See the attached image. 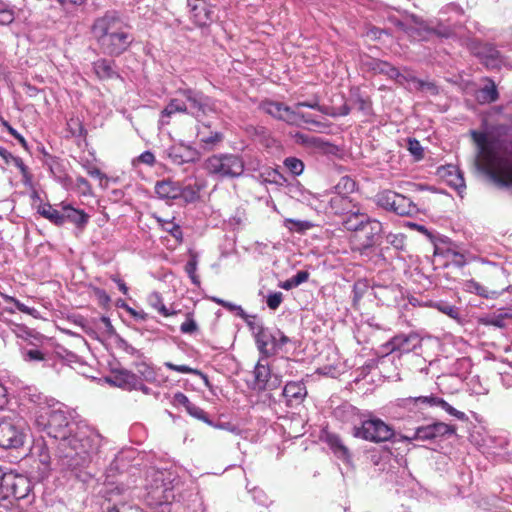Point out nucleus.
I'll return each instance as SVG.
<instances>
[{
  "instance_id": "f03ea898",
  "label": "nucleus",
  "mask_w": 512,
  "mask_h": 512,
  "mask_svg": "<svg viewBox=\"0 0 512 512\" xmlns=\"http://www.w3.org/2000/svg\"><path fill=\"white\" fill-rule=\"evenodd\" d=\"M91 33L102 52L117 57L126 52L134 41L120 12L107 10L94 19Z\"/></svg>"
},
{
  "instance_id": "a18cd8bd",
  "label": "nucleus",
  "mask_w": 512,
  "mask_h": 512,
  "mask_svg": "<svg viewBox=\"0 0 512 512\" xmlns=\"http://www.w3.org/2000/svg\"><path fill=\"white\" fill-rule=\"evenodd\" d=\"M15 306L19 311L30 314V308L21 303L19 300L15 301Z\"/></svg>"
},
{
  "instance_id": "aec40b11",
  "label": "nucleus",
  "mask_w": 512,
  "mask_h": 512,
  "mask_svg": "<svg viewBox=\"0 0 512 512\" xmlns=\"http://www.w3.org/2000/svg\"><path fill=\"white\" fill-rule=\"evenodd\" d=\"M156 219L164 231L168 232L178 242H182L183 233L181 227L178 224L174 223L171 220H165L160 217H156Z\"/></svg>"
},
{
  "instance_id": "603ef678",
  "label": "nucleus",
  "mask_w": 512,
  "mask_h": 512,
  "mask_svg": "<svg viewBox=\"0 0 512 512\" xmlns=\"http://www.w3.org/2000/svg\"><path fill=\"white\" fill-rule=\"evenodd\" d=\"M33 197H34V198H38V194H37V192H34V193H33Z\"/></svg>"
},
{
  "instance_id": "a19ab883",
  "label": "nucleus",
  "mask_w": 512,
  "mask_h": 512,
  "mask_svg": "<svg viewBox=\"0 0 512 512\" xmlns=\"http://www.w3.org/2000/svg\"><path fill=\"white\" fill-rule=\"evenodd\" d=\"M100 321L103 323V325L105 326V329L106 331L109 333V334H113L115 332L114 330V327L110 321V319L106 316H102L100 318Z\"/></svg>"
},
{
  "instance_id": "6ab92c4d",
  "label": "nucleus",
  "mask_w": 512,
  "mask_h": 512,
  "mask_svg": "<svg viewBox=\"0 0 512 512\" xmlns=\"http://www.w3.org/2000/svg\"><path fill=\"white\" fill-rule=\"evenodd\" d=\"M175 113H188V106L181 98H172L161 112V118H169Z\"/></svg>"
},
{
  "instance_id": "7c9ffc66",
  "label": "nucleus",
  "mask_w": 512,
  "mask_h": 512,
  "mask_svg": "<svg viewBox=\"0 0 512 512\" xmlns=\"http://www.w3.org/2000/svg\"><path fill=\"white\" fill-rule=\"evenodd\" d=\"M76 186L81 191L83 195L91 194V185L87 179L82 176L77 177Z\"/></svg>"
},
{
  "instance_id": "a878e982",
  "label": "nucleus",
  "mask_w": 512,
  "mask_h": 512,
  "mask_svg": "<svg viewBox=\"0 0 512 512\" xmlns=\"http://www.w3.org/2000/svg\"><path fill=\"white\" fill-rule=\"evenodd\" d=\"M187 413L189 415H191L192 417L198 419V420H201L209 425H212V422L210 421L207 413L202 409L200 408L199 406H197L196 404L194 403H191L188 408L186 409Z\"/></svg>"
},
{
  "instance_id": "f3484780",
  "label": "nucleus",
  "mask_w": 512,
  "mask_h": 512,
  "mask_svg": "<svg viewBox=\"0 0 512 512\" xmlns=\"http://www.w3.org/2000/svg\"><path fill=\"white\" fill-rule=\"evenodd\" d=\"M136 374L149 383H160L157 370L150 364L142 361L135 363Z\"/></svg>"
},
{
  "instance_id": "3c124183",
  "label": "nucleus",
  "mask_w": 512,
  "mask_h": 512,
  "mask_svg": "<svg viewBox=\"0 0 512 512\" xmlns=\"http://www.w3.org/2000/svg\"><path fill=\"white\" fill-rule=\"evenodd\" d=\"M106 512H119V510L115 506H112V507H108Z\"/></svg>"
},
{
  "instance_id": "dca6fc26",
  "label": "nucleus",
  "mask_w": 512,
  "mask_h": 512,
  "mask_svg": "<svg viewBox=\"0 0 512 512\" xmlns=\"http://www.w3.org/2000/svg\"><path fill=\"white\" fill-rule=\"evenodd\" d=\"M55 208L50 203L42 204L38 207V213L56 226H63L62 208Z\"/></svg>"
},
{
  "instance_id": "c03bdc74",
  "label": "nucleus",
  "mask_w": 512,
  "mask_h": 512,
  "mask_svg": "<svg viewBox=\"0 0 512 512\" xmlns=\"http://www.w3.org/2000/svg\"><path fill=\"white\" fill-rule=\"evenodd\" d=\"M113 280L116 282L119 290L123 293V294H127L128 293V287L127 285L121 280V279H118V278H113Z\"/></svg>"
},
{
  "instance_id": "9d476101",
  "label": "nucleus",
  "mask_w": 512,
  "mask_h": 512,
  "mask_svg": "<svg viewBox=\"0 0 512 512\" xmlns=\"http://www.w3.org/2000/svg\"><path fill=\"white\" fill-rule=\"evenodd\" d=\"M58 206L62 208L63 225L70 223L81 232L85 229L90 219L89 214L66 202H61Z\"/></svg>"
},
{
  "instance_id": "b1692460",
  "label": "nucleus",
  "mask_w": 512,
  "mask_h": 512,
  "mask_svg": "<svg viewBox=\"0 0 512 512\" xmlns=\"http://www.w3.org/2000/svg\"><path fill=\"white\" fill-rule=\"evenodd\" d=\"M165 366L168 369L179 372V373L194 374V375L201 376L205 379L206 383L208 382L207 377L198 369L191 368L187 365H176V364H173L172 362H165Z\"/></svg>"
},
{
  "instance_id": "58836bf2",
  "label": "nucleus",
  "mask_w": 512,
  "mask_h": 512,
  "mask_svg": "<svg viewBox=\"0 0 512 512\" xmlns=\"http://www.w3.org/2000/svg\"><path fill=\"white\" fill-rule=\"evenodd\" d=\"M22 174V182L25 186L32 187L33 186V176L29 172V169L26 170V172L21 173Z\"/></svg>"
},
{
  "instance_id": "423d86ee",
  "label": "nucleus",
  "mask_w": 512,
  "mask_h": 512,
  "mask_svg": "<svg viewBox=\"0 0 512 512\" xmlns=\"http://www.w3.org/2000/svg\"><path fill=\"white\" fill-rule=\"evenodd\" d=\"M176 94L185 99L188 103V113L198 118L214 111L212 99L201 91L192 88H179Z\"/></svg>"
},
{
  "instance_id": "4c0bfd02",
  "label": "nucleus",
  "mask_w": 512,
  "mask_h": 512,
  "mask_svg": "<svg viewBox=\"0 0 512 512\" xmlns=\"http://www.w3.org/2000/svg\"><path fill=\"white\" fill-rule=\"evenodd\" d=\"M61 6L72 5V6H82L86 3L87 0H56Z\"/></svg>"
},
{
  "instance_id": "79ce46f5",
  "label": "nucleus",
  "mask_w": 512,
  "mask_h": 512,
  "mask_svg": "<svg viewBox=\"0 0 512 512\" xmlns=\"http://www.w3.org/2000/svg\"><path fill=\"white\" fill-rule=\"evenodd\" d=\"M6 394V388L2 384H0V409H2L7 404Z\"/></svg>"
},
{
  "instance_id": "09e8293b",
  "label": "nucleus",
  "mask_w": 512,
  "mask_h": 512,
  "mask_svg": "<svg viewBox=\"0 0 512 512\" xmlns=\"http://www.w3.org/2000/svg\"><path fill=\"white\" fill-rule=\"evenodd\" d=\"M212 300H213L215 303H217V304H219V305H221V306H223V307H224V306L226 305V303H227V301H225V300H223V299H220V298H217V297H213V298H212Z\"/></svg>"
},
{
  "instance_id": "7ed1b4c3",
  "label": "nucleus",
  "mask_w": 512,
  "mask_h": 512,
  "mask_svg": "<svg viewBox=\"0 0 512 512\" xmlns=\"http://www.w3.org/2000/svg\"><path fill=\"white\" fill-rule=\"evenodd\" d=\"M179 481L173 472L156 470L151 474V480L147 486V503L151 507H159L171 504L175 498V490Z\"/></svg>"
},
{
  "instance_id": "39448f33",
  "label": "nucleus",
  "mask_w": 512,
  "mask_h": 512,
  "mask_svg": "<svg viewBox=\"0 0 512 512\" xmlns=\"http://www.w3.org/2000/svg\"><path fill=\"white\" fill-rule=\"evenodd\" d=\"M25 438V422L21 417L0 419V447L17 449L23 446Z\"/></svg>"
},
{
  "instance_id": "49530a36",
  "label": "nucleus",
  "mask_w": 512,
  "mask_h": 512,
  "mask_svg": "<svg viewBox=\"0 0 512 512\" xmlns=\"http://www.w3.org/2000/svg\"><path fill=\"white\" fill-rule=\"evenodd\" d=\"M1 296L4 298V300L6 302H11V303L15 304V301L17 300L16 298H14L12 296L4 295V294H1Z\"/></svg>"
},
{
  "instance_id": "393cba45",
  "label": "nucleus",
  "mask_w": 512,
  "mask_h": 512,
  "mask_svg": "<svg viewBox=\"0 0 512 512\" xmlns=\"http://www.w3.org/2000/svg\"><path fill=\"white\" fill-rule=\"evenodd\" d=\"M22 358L26 362H39L46 360V354L37 348L22 351Z\"/></svg>"
},
{
  "instance_id": "72a5a7b5",
  "label": "nucleus",
  "mask_w": 512,
  "mask_h": 512,
  "mask_svg": "<svg viewBox=\"0 0 512 512\" xmlns=\"http://www.w3.org/2000/svg\"><path fill=\"white\" fill-rule=\"evenodd\" d=\"M88 175H90L93 178H96L100 181L106 178V176L102 173V171L95 167V166H89L86 168Z\"/></svg>"
},
{
  "instance_id": "de8ad7c7",
  "label": "nucleus",
  "mask_w": 512,
  "mask_h": 512,
  "mask_svg": "<svg viewBox=\"0 0 512 512\" xmlns=\"http://www.w3.org/2000/svg\"><path fill=\"white\" fill-rule=\"evenodd\" d=\"M212 300H213L215 303H217V304H219V305H221V306H223V307H224V306L226 305V303H227V301H225V300H223V299H220V298H217V297H213V298H212Z\"/></svg>"
},
{
  "instance_id": "37998d69",
  "label": "nucleus",
  "mask_w": 512,
  "mask_h": 512,
  "mask_svg": "<svg viewBox=\"0 0 512 512\" xmlns=\"http://www.w3.org/2000/svg\"><path fill=\"white\" fill-rule=\"evenodd\" d=\"M142 381L143 380H141V378L139 377L138 378V385L133 390H140V391H142L146 395L150 394L151 393V389L149 387H147L146 385H144Z\"/></svg>"
},
{
  "instance_id": "473e14b6",
  "label": "nucleus",
  "mask_w": 512,
  "mask_h": 512,
  "mask_svg": "<svg viewBox=\"0 0 512 512\" xmlns=\"http://www.w3.org/2000/svg\"><path fill=\"white\" fill-rule=\"evenodd\" d=\"M4 125L7 127L8 132H9V133H10V134L15 138V139H17V140L22 144V146H23V147H25V148H26V147H27V142H26V140L24 139V137H23L21 134H19V133L17 132V130H15V129H14L12 126H10L7 122H4Z\"/></svg>"
},
{
  "instance_id": "bb28decb",
  "label": "nucleus",
  "mask_w": 512,
  "mask_h": 512,
  "mask_svg": "<svg viewBox=\"0 0 512 512\" xmlns=\"http://www.w3.org/2000/svg\"><path fill=\"white\" fill-rule=\"evenodd\" d=\"M156 162L155 155L147 150L141 153L137 158L132 160V165L136 167L138 164H145L152 167Z\"/></svg>"
},
{
  "instance_id": "2f4dec72",
  "label": "nucleus",
  "mask_w": 512,
  "mask_h": 512,
  "mask_svg": "<svg viewBox=\"0 0 512 512\" xmlns=\"http://www.w3.org/2000/svg\"><path fill=\"white\" fill-rule=\"evenodd\" d=\"M173 402H174V404L181 405V406L185 407V409H187L188 406L192 403L188 399V397L182 392H177L174 394Z\"/></svg>"
},
{
  "instance_id": "e433bc0d",
  "label": "nucleus",
  "mask_w": 512,
  "mask_h": 512,
  "mask_svg": "<svg viewBox=\"0 0 512 512\" xmlns=\"http://www.w3.org/2000/svg\"><path fill=\"white\" fill-rule=\"evenodd\" d=\"M95 294L98 298V300L102 303V304H107L110 302V297L109 295L102 289H97L95 291Z\"/></svg>"
},
{
  "instance_id": "ddd939ff",
  "label": "nucleus",
  "mask_w": 512,
  "mask_h": 512,
  "mask_svg": "<svg viewBox=\"0 0 512 512\" xmlns=\"http://www.w3.org/2000/svg\"><path fill=\"white\" fill-rule=\"evenodd\" d=\"M138 378L136 373L121 369L114 373L111 382L122 389L133 390L138 385Z\"/></svg>"
},
{
  "instance_id": "a211bd4d",
  "label": "nucleus",
  "mask_w": 512,
  "mask_h": 512,
  "mask_svg": "<svg viewBox=\"0 0 512 512\" xmlns=\"http://www.w3.org/2000/svg\"><path fill=\"white\" fill-rule=\"evenodd\" d=\"M201 188L202 186L196 181L193 184L189 183L184 187L180 186L181 193L178 198L182 199L187 204L194 203L200 198Z\"/></svg>"
},
{
  "instance_id": "20e7f679",
  "label": "nucleus",
  "mask_w": 512,
  "mask_h": 512,
  "mask_svg": "<svg viewBox=\"0 0 512 512\" xmlns=\"http://www.w3.org/2000/svg\"><path fill=\"white\" fill-rule=\"evenodd\" d=\"M204 168L216 178H234L243 173L244 162L234 154H215L205 161Z\"/></svg>"
},
{
  "instance_id": "c85d7f7f",
  "label": "nucleus",
  "mask_w": 512,
  "mask_h": 512,
  "mask_svg": "<svg viewBox=\"0 0 512 512\" xmlns=\"http://www.w3.org/2000/svg\"><path fill=\"white\" fill-rule=\"evenodd\" d=\"M49 166L50 172L59 180L63 181L66 178V174L64 173L60 163L55 158H50V161L47 162Z\"/></svg>"
},
{
  "instance_id": "cd10ccee",
  "label": "nucleus",
  "mask_w": 512,
  "mask_h": 512,
  "mask_svg": "<svg viewBox=\"0 0 512 512\" xmlns=\"http://www.w3.org/2000/svg\"><path fill=\"white\" fill-rule=\"evenodd\" d=\"M198 330V325L191 313L186 314V320L181 324L180 331L183 334H192Z\"/></svg>"
},
{
  "instance_id": "9b49d317",
  "label": "nucleus",
  "mask_w": 512,
  "mask_h": 512,
  "mask_svg": "<svg viewBox=\"0 0 512 512\" xmlns=\"http://www.w3.org/2000/svg\"><path fill=\"white\" fill-rule=\"evenodd\" d=\"M196 137L201 148L206 151L215 149L224 139V135L215 130H211L210 125L202 123L197 127Z\"/></svg>"
},
{
  "instance_id": "1a4fd4ad",
  "label": "nucleus",
  "mask_w": 512,
  "mask_h": 512,
  "mask_svg": "<svg viewBox=\"0 0 512 512\" xmlns=\"http://www.w3.org/2000/svg\"><path fill=\"white\" fill-rule=\"evenodd\" d=\"M31 455L39 462V475L41 478L49 476L51 467V455L47 443L44 439H36L31 447Z\"/></svg>"
},
{
  "instance_id": "f8f14e48",
  "label": "nucleus",
  "mask_w": 512,
  "mask_h": 512,
  "mask_svg": "<svg viewBox=\"0 0 512 512\" xmlns=\"http://www.w3.org/2000/svg\"><path fill=\"white\" fill-rule=\"evenodd\" d=\"M190 6V18L196 25L205 26L212 20L213 10L205 0H195Z\"/></svg>"
},
{
  "instance_id": "6e6552de",
  "label": "nucleus",
  "mask_w": 512,
  "mask_h": 512,
  "mask_svg": "<svg viewBox=\"0 0 512 512\" xmlns=\"http://www.w3.org/2000/svg\"><path fill=\"white\" fill-rule=\"evenodd\" d=\"M166 155L170 159L171 163L175 165L194 163L200 159V153L197 149L182 143L169 147L166 150Z\"/></svg>"
},
{
  "instance_id": "f257e3e1",
  "label": "nucleus",
  "mask_w": 512,
  "mask_h": 512,
  "mask_svg": "<svg viewBox=\"0 0 512 512\" xmlns=\"http://www.w3.org/2000/svg\"><path fill=\"white\" fill-rule=\"evenodd\" d=\"M35 425L59 441L57 465L62 471H69L76 477L89 465L102 443L98 431L72 421L71 414L59 402L39 406L35 412Z\"/></svg>"
},
{
  "instance_id": "c756f323",
  "label": "nucleus",
  "mask_w": 512,
  "mask_h": 512,
  "mask_svg": "<svg viewBox=\"0 0 512 512\" xmlns=\"http://www.w3.org/2000/svg\"><path fill=\"white\" fill-rule=\"evenodd\" d=\"M225 308L229 309L230 311H235L236 314L238 316H240L241 318L245 319L247 321V323L252 326V321L248 320V318H252L254 319L255 316H248L245 311L242 309V307L240 306H237V305H234L230 302H227L226 305L224 306Z\"/></svg>"
},
{
  "instance_id": "2eb2a0df",
  "label": "nucleus",
  "mask_w": 512,
  "mask_h": 512,
  "mask_svg": "<svg viewBox=\"0 0 512 512\" xmlns=\"http://www.w3.org/2000/svg\"><path fill=\"white\" fill-rule=\"evenodd\" d=\"M93 69L99 79H112L119 77L115 69V62L108 59H98L93 63Z\"/></svg>"
},
{
  "instance_id": "412c9836",
  "label": "nucleus",
  "mask_w": 512,
  "mask_h": 512,
  "mask_svg": "<svg viewBox=\"0 0 512 512\" xmlns=\"http://www.w3.org/2000/svg\"><path fill=\"white\" fill-rule=\"evenodd\" d=\"M149 304L156 309L161 315L168 317L175 312H170L164 305L161 295L158 292H153L148 297Z\"/></svg>"
},
{
  "instance_id": "f704fd0d",
  "label": "nucleus",
  "mask_w": 512,
  "mask_h": 512,
  "mask_svg": "<svg viewBox=\"0 0 512 512\" xmlns=\"http://www.w3.org/2000/svg\"><path fill=\"white\" fill-rule=\"evenodd\" d=\"M0 512H16V509L9 500L2 498L0 500Z\"/></svg>"
},
{
  "instance_id": "4be33fe9",
  "label": "nucleus",
  "mask_w": 512,
  "mask_h": 512,
  "mask_svg": "<svg viewBox=\"0 0 512 512\" xmlns=\"http://www.w3.org/2000/svg\"><path fill=\"white\" fill-rule=\"evenodd\" d=\"M198 266V257L196 254L191 255L190 259L185 265V272L188 274L189 278L191 279L192 283L195 286H200V278L196 274Z\"/></svg>"
},
{
  "instance_id": "5701e85b",
  "label": "nucleus",
  "mask_w": 512,
  "mask_h": 512,
  "mask_svg": "<svg viewBox=\"0 0 512 512\" xmlns=\"http://www.w3.org/2000/svg\"><path fill=\"white\" fill-rule=\"evenodd\" d=\"M15 19V12L8 4L0 0V25H9Z\"/></svg>"
},
{
  "instance_id": "ea45409f",
  "label": "nucleus",
  "mask_w": 512,
  "mask_h": 512,
  "mask_svg": "<svg viewBox=\"0 0 512 512\" xmlns=\"http://www.w3.org/2000/svg\"><path fill=\"white\" fill-rule=\"evenodd\" d=\"M12 164H14L19 170L20 173L26 172L28 167L24 164L23 160L20 157L12 158Z\"/></svg>"
},
{
  "instance_id": "4468645a",
  "label": "nucleus",
  "mask_w": 512,
  "mask_h": 512,
  "mask_svg": "<svg viewBox=\"0 0 512 512\" xmlns=\"http://www.w3.org/2000/svg\"><path fill=\"white\" fill-rule=\"evenodd\" d=\"M155 193L161 199H178L180 191V185L169 179L158 181L155 185Z\"/></svg>"
},
{
  "instance_id": "c9c22d12",
  "label": "nucleus",
  "mask_w": 512,
  "mask_h": 512,
  "mask_svg": "<svg viewBox=\"0 0 512 512\" xmlns=\"http://www.w3.org/2000/svg\"><path fill=\"white\" fill-rule=\"evenodd\" d=\"M0 157L5 161L6 164H10L12 163V158H15L16 156L12 155L4 147L0 146Z\"/></svg>"
},
{
  "instance_id": "8fccbe9b",
  "label": "nucleus",
  "mask_w": 512,
  "mask_h": 512,
  "mask_svg": "<svg viewBox=\"0 0 512 512\" xmlns=\"http://www.w3.org/2000/svg\"><path fill=\"white\" fill-rule=\"evenodd\" d=\"M7 473H4L3 470L0 468V490L2 489V484H4V477H6Z\"/></svg>"
},
{
  "instance_id": "0eeeda50",
  "label": "nucleus",
  "mask_w": 512,
  "mask_h": 512,
  "mask_svg": "<svg viewBox=\"0 0 512 512\" xmlns=\"http://www.w3.org/2000/svg\"><path fill=\"white\" fill-rule=\"evenodd\" d=\"M3 480L4 484H2L0 491L3 494V498L6 500L10 497L16 500L23 499L28 496L32 489L30 480L20 474L8 472Z\"/></svg>"
}]
</instances>
